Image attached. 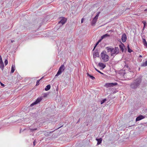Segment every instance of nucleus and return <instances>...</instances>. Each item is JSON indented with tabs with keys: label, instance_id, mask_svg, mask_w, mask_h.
Here are the masks:
<instances>
[{
	"label": "nucleus",
	"instance_id": "f257e3e1",
	"mask_svg": "<svg viewBox=\"0 0 147 147\" xmlns=\"http://www.w3.org/2000/svg\"><path fill=\"white\" fill-rule=\"evenodd\" d=\"M142 80L141 78H138L135 80L130 84V86L132 89H136L139 86Z\"/></svg>",
	"mask_w": 147,
	"mask_h": 147
},
{
	"label": "nucleus",
	"instance_id": "f03ea898",
	"mask_svg": "<svg viewBox=\"0 0 147 147\" xmlns=\"http://www.w3.org/2000/svg\"><path fill=\"white\" fill-rule=\"evenodd\" d=\"M101 59L104 62H107L109 60V57L108 55L106 54V52L105 51H103L100 54Z\"/></svg>",
	"mask_w": 147,
	"mask_h": 147
},
{
	"label": "nucleus",
	"instance_id": "7ed1b4c3",
	"mask_svg": "<svg viewBox=\"0 0 147 147\" xmlns=\"http://www.w3.org/2000/svg\"><path fill=\"white\" fill-rule=\"evenodd\" d=\"M119 48L117 47H115L114 48V50H112V51L111 53V56L114 57L116 55L119 53Z\"/></svg>",
	"mask_w": 147,
	"mask_h": 147
},
{
	"label": "nucleus",
	"instance_id": "20e7f679",
	"mask_svg": "<svg viewBox=\"0 0 147 147\" xmlns=\"http://www.w3.org/2000/svg\"><path fill=\"white\" fill-rule=\"evenodd\" d=\"M65 69V67L64 65H62L59 67V70L55 75V77H57L60 75L63 72V71Z\"/></svg>",
	"mask_w": 147,
	"mask_h": 147
},
{
	"label": "nucleus",
	"instance_id": "39448f33",
	"mask_svg": "<svg viewBox=\"0 0 147 147\" xmlns=\"http://www.w3.org/2000/svg\"><path fill=\"white\" fill-rule=\"evenodd\" d=\"M42 99V97L38 98L36 99V100L35 102L32 103L30 105V107H32L34 105L37 104L38 103H39L41 101Z\"/></svg>",
	"mask_w": 147,
	"mask_h": 147
},
{
	"label": "nucleus",
	"instance_id": "423d86ee",
	"mask_svg": "<svg viewBox=\"0 0 147 147\" xmlns=\"http://www.w3.org/2000/svg\"><path fill=\"white\" fill-rule=\"evenodd\" d=\"M67 21V19L65 18L62 17L60 21L59 22L58 24H61L62 25L64 24Z\"/></svg>",
	"mask_w": 147,
	"mask_h": 147
},
{
	"label": "nucleus",
	"instance_id": "0eeeda50",
	"mask_svg": "<svg viewBox=\"0 0 147 147\" xmlns=\"http://www.w3.org/2000/svg\"><path fill=\"white\" fill-rule=\"evenodd\" d=\"M126 35L125 33L123 34L122 36L121 40L123 42H125L126 40Z\"/></svg>",
	"mask_w": 147,
	"mask_h": 147
},
{
	"label": "nucleus",
	"instance_id": "6e6552de",
	"mask_svg": "<svg viewBox=\"0 0 147 147\" xmlns=\"http://www.w3.org/2000/svg\"><path fill=\"white\" fill-rule=\"evenodd\" d=\"M106 49L108 53L111 52V53L112 50H114V48L112 47H107L106 48Z\"/></svg>",
	"mask_w": 147,
	"mask_h": 147
},
{
	"label": "nucleus",
	"instance_id": "1a4fd4ad",
	"mask_svg": "<svg viewBox=\"0 0 147 147\" xmlns=\"http://www.w3.org/2000/svg\"><path fill=\"white\" fill-rule=\"evenodd\" d=\"M98 66L100 67L102 69H103L106 67L105 65L101 62H100L98 63Z\"/></svg>",
	"mask_w": 147,
	"mask_h": 147
},
{
	"label": "nucleus",
	"instance_id": "9d476101",
	"mask_svg": "<svg viewBox=\"0 0 147 147\" xmlns=\"http://www.w3.org/2000/svg\"><path fill=\"white\" fill-rule=\"evenodd\" d=\"M144 116L142 115H140L136 118V121H137L144 119Z\"/></svg>",
	"mask_w": 147,
	"mask_h": 147
},
{
	"label": "nucleus",
	"instance_id": "9b49d317",
	"mask_svg": "<svg viewBox=\"0 0 147 147\" xmlns=\"http://www.w3.org/2000/svg\"><path fill=\"white\" fill-rule=\"evenodd\" d=\"M110 36V35L109 34H106L102 36L101 37L100 39L102 40L104 38H106L109 37Z\"/></svg>",
	"mask_w": 147,
	"mask_h": 147
},
{
	"label": "nucleus",
	"instance_id": "f8f14e48",
	"mask_svg": "<svg viewBox=\"0 0 147 147\" xmlns=\"http://www.w3.org/2000/svg\"><path fill=\"white\" fill-rule=\"evenodd\" d=\"M98 19L94 18L91 22V24L92 25H94L96 23Z\"/></svg>",
	"mask_w": 147,
	"mask_h": 147
},
{
	"label": "nucleus",
	"instance_id": "ddd939ff",
	"mask_svg": "<svg viewBox=\"0 0 147 147\" xmlns=\"http://www.w3.org/2000/svg\"><path fill=\"white\" fill-rule=\"evenodd\" d=\"M117 84V83H110L108 84H106V85L107 86V87H110L112 86H113L116 85Z\"/></svg>",
	"mask_w": 147,
	"mask_h": 147
},
{
	"label": "nucleus",
	"instance_id": "4468645a",
	"mask_svg": "<svg viewBox=\"0 0 147 147\" xmlns=\"http://www.w3.org/2000/svg\"><path fill=\"white\" fill-rule=\"evenodd\" d=\"M143 42V44L145 47H147V42L146 41V39L145 38V37H142Z\"/></svg>",
	"mask_w": 147,
	"mask_h": 147
},
{
	"label": "nucleus",
	"instance_id": "2eb2a0df",
	"mask_svg": "<svg viewBox=\"0 0 147 147\" xmlns=\"http://www.w3.org/2000/svg\"><path fill=\"white\" fill-rule=\"evenodd\" d=\"M4 67V65L3 61H0V68L3 70Z\"/></svg>",
	"mask_w": 147,
	"mask_h": 147
},
{
	"label": "nucleus",
	"instance_id": "dca6fc26",
	"mask_svg": "<svg viewBox=\"0 0 147 147\" xmlns=\"http://www.w3.org/2000/svg\"><path fill=\"white\" fill-rule=\"evenodd\" d=\"M96 140L97 141V144H100L102 142V139L101 138H100L99 139H96Z\"/></svg>",
	"mask_w": 147,
	"mask_h": 147
},
{
	"label": "nucleus",
	"instance_id": "f3484780",
	"mask_svg": "<svg viewBox=\"0 0 147 147\" xmlns=\"http://www.w3.org/2000/svg\"><path fill=\"white\" fill-rule=\"evenodd\" d=\"M15 65H12L11 66V73H13L14 72L15 70Z\"/></svg>",
	"mask_w": 147,
	"mask_h": 147
},
{
	"label": "nucleus",
	"instance_id": "a211bd4d",
	"mask_svg": "<svg viewBox=\"0 0 147 147\" xmlns=\"http://www.w3.org/2000/svg\"><path fill=\"white\" fill-rule=\"evenodd\" d=\"M124 46L123 44H122L121 45H119V47L120 49L121 50V51L123 52L124 50Z\"/></svg>",
	"mask_w": 147,
	"mask_h": 147
},
{
	"label": "nucleus",
	"instance_id": "6ab92c4d",
	"mask_svg": "<svg viewBox=\"0 0 147 147\" xmlns=\"http://www.w3.org/2000/svg\"><path fill=\"white\" fill-rule=\"evenodd\" d=\"M51 88V85H47L45 88V91H48Z\"/></svg>",
	"mask_w": 147,
	"mask_h": 147
},
{
	"label": "nucleus",
	"instance_id": "aec40b11",
	"mask_svg": "<svg viewBox=\"0 0 147 147\" xmlns=\"http://www.w3.org/2000/svg\"><path fill=\"white\" fill-rule=\"evenodd\" d=\"M147 65V60L145 62L142 63L141 66L142 67H145Z\"/></svg>",
	"mask_w": 147,
	"mask_h": 147
},
{
	"label": "nucleus",
	"instance_id": "412c9836",
	"mask_svg": "<svg viewBox=\"0 0 147 147\" xmlns=\"http://www.w3.org/2000/svg\"><path fill=\"white\" fill-rule=\"evenodd\" d=\"M53 131H49V132H45L44 134V135L47 137V136H48L51 133V132H52Z\"/></svg>",
	"mask_w": 147,
	"mask_h": 147
},
{
	"label": "nucleus",
	"instance_id": "4be33fe9",
	"mask_svg": "<svg viewBox=\"0 0 147 147\" xmlns=\"http://www.w3.org/2000/svg\"><path fill=\"white\" fill-rule=\"evenodd\" d=\"M94 56H95L96 57H99V54L97 52H95L94 53Z\"/></svg>",
	"mask_w": 147,
	"mask_h": 147
},
{
	"label": "nucleus",
	"instance_id": "5701e85b",
	"mask_svg": "<svg viewBox=\"0 0 147 147\" xmlns=\"http://www.w3.org/2000/svg\"><path fill=\"white\" fill-rule=\"evenodd\" d=\"M87 75L88 76H89L90 78H91L93 80L95 79L94 77L93 76H91L90 74H89L88 73H87Z\"/></svg>",
	"mask_w": 147,
	"mask_h": 147
},
{
	"label": "nucleus",
	"instance_id": "b1692460",
	"mask_svg": "<svg viewBox=\"0 0 147 147\" xmlns=\"http://www.w3.org/2000/svg\"><path fill=\"white\" fill-rule=\"evenodd\" d=\"M107 100V99L104 98L100 101V104H102Z\"/></svg>",
	"mask_w": 147,
	"mask_h": 147
},
{
	"label": "nucleus",
	"instance_id": "393cba45",
	"mask_svg": "<svg viewBox=\"0 0 147 147\" xmlns=\"http://www.w3.org/2000/svg\"><path fill=\"white\" fill-rule=\"evenodd\" d=\"M101 39H100L96 43L95 45L94 46V47L93 50H94L96 47V46H97V45L99 44V43L101 41Z\"/></svg>",
	"mask_w": 147,
	"mask_h": 147
},
{
	"label": "nucleus",
	"instance_id": "a878e982",
	"mask_svg": "<svg viewBox=\"0 0 147 147\" xmlns=\"http://www.w3.org/2000/svg\"><path fill=\"white\" fill-rule=\"evenodd\" d=\"M142 22L144 24V27H145V26H146L147 24L146 21H142Z\"/></svg>",
	"mask_w": 147,
	"mask_h": 147
},
{
	"label": "nucleus",
	"instance_id": "bb28decb",
	"mask_svg": "<svg viewBox=\"0 0 147 147\" xmlns=\"http://www.w3.org/2000/svg\"><path fill=\"white\" fill-rule=\"evenodd\" d=\"M95 69L96 70V71H97V72H98L99 73H100L101 74H104L103 73H102L101 72H100V71H99L98 69H97L96 68H95Z\"/></svg>",
	"mask_w": 147,
	"mask_h": 147
},
{
	"label": "nucleus",
	"instance_id": "cd10ccee",
	"mask_svg": "<svg viewBox=\"0 0 147 147\" xmlns=\"http://www.w3.org/2000/svg\"><path fill=\"white\" fill-rule=\"evenodd\" d=\"M40 81V80H39L37 81L36 82V86H38L39 85V82Z\"/></svg>",
	"mask_w": 147,
	"mask_h": 147
},
{
	"label": "nucleus",
	"instance_id": "c85d7f7f",
	"mask_svg": "<svg viewBox=\"0 0 147 147\" xmlns=\"http://www.w3.org/2000/svg\"><path fill=\"white\" fill-rule=\"evenodd\" d=\"M31 131H35L37 129V128H34V129H32L31 128H29Z\"/></svg>",
	"mask_w": 147,
	"mask_h": 147
},
{
	"label": "nucleus",
	"instance_id": "c756f323",
	"mask_svg": "<svg viewBox=\"0 0 147 147\" xmlns=\"http://www.w3.org/2000/svg\"><path fill=\"white\" fill-rule=\"evenodd\" d=\"M128 51L129 53H131L132 51L131 50L129 47V46H128Z\"/></svg>",
	"mask_w": 147,
	"mask_h": 147
},
{
	"label": "nucleus",
	"instance_id": "7c9ffc66",
	"mask_svg": "<svg viewBox=\"0 0 147 147\" xmlns=\"http://www.w3.org/2000/svg\"><path fill=\"white\" fill-rule=\"evenodd\" d=\"M99 13L100 12H98L96 16L94 17V18H95L98 19V17L99 16Z\"/></svg>",
	"mask_w": 147,
	"mask_h": 147
},
{
	"label": "nucleus",
	"instance_id": "2f4dec72",
	"mask_svg": "<svg viewBox=\"0 0 147 147\" xmlns=\"http://www.w3.org/2000/svg\"><path fill=\"white\" fill-rule=\"evenodd\" d=\"M4 63L5 65H7V64H8V61L7 59L5 60L4 62Z\"/></svg>",
	"mask_w": 147,
	"mask_h": 147
},
{
	"label": "nucleus",
	"instance_id": "473e14b6",
	"mask_svg": "<svg viewBox=\"0 0 147 147\" xmlns=\"http://www.w3.org/2000/svg\"><path fill=\"white\" fill-rule=\"evenodd\" d=\"M0 84H1V85L2 86H3V87H4L5 86V85L4 84H3L1 82H0Z\"/></svg>",
	"mask_w": 147,
	"mask_h": 147
},
{
	"label": "nucleus",
	"instance_id": "72a5a7b5",
	"mask_svg": "<svg viewBox=\"0 0 147 147\" xmlns=\"http://www.w3.org/2000/svg\"><path fill=\"white\" fill-rule=\"evenodd\" d=\"M35 142H36V140H35L33 142L34 146H35Z\"/></svg>",
	"mask_w": 147,
	"mask_h": 147
},
{
	"label": "nucleus",
	"instance_id": "f704fd0d",
	"mask_svg": "<svg viewBox=\"0 0 147 147\" xmlns=\"http://www.w3.org/2000/svg\"><path fill=\"white\" fill-rule=\"evenodd\" d=\"M2 61L1 56L0 55V61Z\"/></svg>",
	"mask_w": 147,
	"mask_h": 147
},
{
	"label": "nucleus",
	"instance_id": "c9c22d12",
	"mask_svg": "<svg viewBox=\"0 0 147 147\" xmlns=\"http://www.w3.org/2000/svg\"><path fill=\"white\" fill-rule=\"evenodd\" d=\"M125 68H128V66H127V65H125Z\"/></svg>",
	"mask_w": 147,
	"mask_h": 147
},
{
	"label": "nucleus",
	"instance_id": "e433bc0d",
	"mask_svg": "<svg viewBox=\"0 0 147 147\" xmlns=\"http://www.w3.org/2000/svg\"><path fill=\"white\" fill-rule=\"evenodd\" d=\"M81 22L82 23L83 22V19H82L81 21Z\"/></svg>",
	"mask_w": 147,
	"mask_h": 147
},
{
	"label": "nucleus",
	"instance_id": "4c0bfd02",
	"mask_svg": "<svg viewBox=\"0 0 147 147\" xmlns=\"http://www.w3.org/2000/svg\"><path fill=\"white\" fill-rule=\"evenodd\" d=\"M80 119H78V121L77 122V123H78V122H79L80 121Z\"/></svg>",
	"mask_w": 147,
	"mask_h": 147
},
{
	"label": "nucleus",
	"instance_id": "58836bf2",
	"mask_svg": "<svg viewBox=\"0 0 147 147\" xmlns=\"http://www.w3.org/2000/svg\"><path fill=\"white\" fill-rule=\"evenodd\" d=\"M139 57H142V56L141 55H139Z\"/></svg>",
	"mask_w": 147,
	"mask_h": 147
},
{
	"label": "nucleus",
	"instance_id": "ea45409f",
	"mask_svg": "<svg viewBox=\"0 0 147 147\" xmlns=\"http://www.w3.org/2000/svg\"><path fill=\"white\" fill-rule=\"evenodd\" d=\"M144 11H147V9H145L144 10Z\"/></svg>",
	"mask_w": 147,
	"mask_h": 147
},
{
	"label": "nucleus",
	"instance_id": "a19ab883",
	"mask_svg": "<svg viewBox=\"0 0 147 147\" xmlns=\"http://www.w3.org/2000/svg\"><path fill=\"white\" fill-rule=\"evenodd\" d=\"M14 42V40H11V42L12 43L13 42Z\"/></svg>",
	"mask_w": 147,
	"mask_h": 147
},
{
	"label": "nucleus",
	"instance_id": "79ce46f5",
	"mask_svg": "<svg viewBox=\"0 0 147 147\" xmlns=\"http://www.w3.org/2000/svg\"><path fill=\"white\" fill-rule=\"evenodd\" d=\"M46 96H47V95H46V94H44V97H46Z\"/></svg>",
	"mask_w": 147,
	"mask_h": 147
},
{
	"label": "nucleus",
	"instance_id": "37998d69",
	"mask_svg": "<svg viewBox=\"0 0 147 147\" xmlns=\"http://www.w3.org/2000/svg\"><path fill=\"white\" fill-rule=\"evenodd\" d=\"M43 78V77H42V78L40 79V80L42 79Z\"/></svg>",
	"mask_w": 147,
	"mask_h": 147
},
{
	"label": "nucleus",
	"instance_id": "c03bdc74",
	"mask_svg": "<svg viewBox=\"0 0 147 147\" xmlns=\"http://www.w3.org/2000/svg\"><path fill=\"white\" fill-rule=\"evenodd\" d=\"M63 126V125H62V126H60V127H58V129L59 128H60L61 127H62Z\"/></svg>",
	"mask_w": 147,
	"mask_h": 147
},
{
	"label": "nucleus",
	"instance_id": "a18cd8bd",
	"mask_svg": "<svg viewBox=\"0 0 147 147\" xmlns=\"http://www.w3.org/2000/svg\"><path fill=\"white\" fill-rule=\"evenodd\" d=\"M144 28H145V27H144H144H143V30H144Z\"/></svg>",
	"mask_w": 147,
	"mask_h": 147
},
{
	"label": "nucleus",
	"instance_id": "49530a36",
	"mask_svg": "<svg viewBox=\"0 0 147 147\" xmlns=\"http://www.w3.org/2000/svg\"><path fill=\"white\" fill-rule=\"evenodd\" d=\"M111 30H109V31H108V32H111Z\"/></svg>",
	"mask_w": 147,
	"mask_h": 147
}]
</instances>
